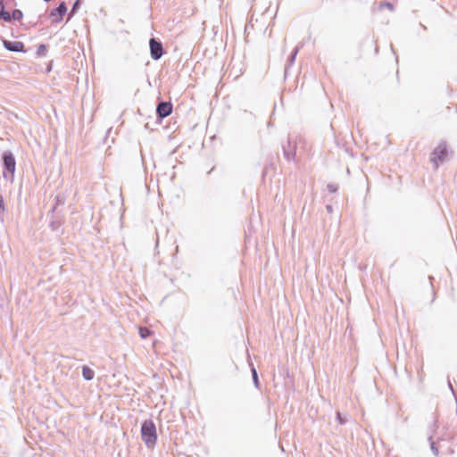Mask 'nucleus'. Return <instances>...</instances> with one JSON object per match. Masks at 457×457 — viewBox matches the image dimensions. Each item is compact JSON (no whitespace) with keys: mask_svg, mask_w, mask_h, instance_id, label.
I'll use <instances>...</instances> for the list:
<instances>
[{"mask_svg":"<svg viewBox=\"0 0 457 457\" xmlns=\"http://www.w3.org/2000/svg\"><path fill=\"white\" fill-rule=\"evenodd\" d=\"M270 168H273V164L272 163L265 165V167L262 170V176L264 177L267 174L268 170L270 169Z\"/></svg>","mask_w":457,"mask_h":457,"instance_id":"b1692460","label":"nucleus"},{"mask_svg":"<svg viewBox=\"0 0 457 457\" xmlns=\"http://www.w3.org/2000/svg\"><path fill=\"white\" fill-rule=\"evenodd\" d=\"M151 58L154 61L160 60L165 53L162 41L154 37L149 39Z\"/></svg>","mask_w":457,"mask_h":457,"instance_id":"39448f33","label":"nucleus"},{"mask_svg":"<svg viewBox=\"0 0 457 457\" xmlns=\"http://www.w3.org/2000/svg\"><path fill=\"white\" fill-rule=\"evenodd\" d=\"M390 48H391V50H392L393 54H395V49H394L393 46H390Z\"/></svg>","mask_w":457,"mask_h":457,"instance_id":"7c9ffc66","label":"nucleus"},{"mask_svg":"<svg viewBox=\"0 0 457 457\" xmlns=\"http://www.w3.org/2000/svg\"><path fill=\"white\" fill-rule=\"evenodd\" d=\"M47 47H48V46L46 44L38 45L37 52H36L37 56H38V57L45 56L46 54V51H47Z\"/></svg>","mask_w":457,"mask_h":457,"instance_id":"a211bd4d","label":"nucleus"},{"mask_svg":"<svg viewBox=\"0 0 457 457\" xmlns=\"http://www.w3.org/2000/svg\"><path fill=\"white\" fill-rule=\"evenodd\" d=\"M82 377L86 381H90L95 377V371L88 366H82Z\"/></svg>","mask_w":457,"mask_h":457,"instance_id":"9b49d317","label":"nucleus"},{"mask_svg":"<svg viewBox=\"0 0 457 457\" xmlns=\"http://www.w3.org/2000/svg\"><path fill=\"white\" fill-rule=\"evenodd\" d=\"M54 205H56V207L60 205H63L66 201V196L63 194H58L54 196Z\"/></svg>","mask_w":457,"mask_h":457,"instance_id":"2eb2a0df","label":"nucleus"},{"mask_svg":"<svg viewBox=\"0 0 457 457\" xmlns=\"http://www.w3.org/2000/svg\"><path fill=\"white\" fill-rule=\"evenodd\" d=\"M141 439L148 449H154L157 443V430L152 419L145 420L141 423Z\"/></svg>","mask_w":457,"mask_h":457,"instance_id":"f257e3e1","label":"nucleus"},{"mask_svg":"<svg viewBox=\"0 0 457 457\" xmlns=\"http://www.w3.org/2000/svg\"><path fill=\"white\" fill-rule=\"evenodd\" d=\"M61 225H62L61 220H54V218H51V220L49 223V228H51V230L56 231L61 227Z\"/></svg>","mask_w":457,"mask_h":457,"instance_id":"6ab92c4d","label":"nucleus"},{"mask_svg":"<svg viewBox=\"0 0 457 457\" xmlns=\"http://www.w3.org/2000/svg\"><path fill=\"white\" fill-rule=\"evenodd\" d=\"M251 374H252V378H253V383L254 387L257 389H260L261 385H260V381H259L258 373H257L256 369L253 367V365H252V367H251Z\"/></svg>","mask_w":457,"mask_h":457,"instance_id":"4468645a","label":"nucleus"},{"mask_svg":"<svg viewBox=\"0 0 457 457\" xmlns=\"http://www.w3.org/2000/svg\"><path fill=\"white\" fill-rule=\"evenodd\" d=\"M326 209H327L328 212H329V213H331L333 212V207L330 204H328L326 206Z\"/></svg>","mask_w":457,"mask_h":457,"instance_id":"cd10ccee","label":"nucleus"},{"mask_svg":"<svg viewBox=\"0 0 457 457\" xmlns=\"http://www.w3.org/2000/svg\"><path fill=\"white\" fill-rule=\"evenodd\" d=\"M23 18V12L20 9H14L12 12H9V19H6L5 22L12 23L14 21H21Z\"/></svg>","mask_w":457,"mask_h":457,"instance_id":"1a4fd4ad","label":"nucleus"},{"mask_svg":"<svg viewBox=\"0 0 457 457\" xmlns=\"http://www.w3.org/2000/svg\"><path fill=\"white\" fill-rule=\"evenodd\" d=\"M282 151L287 162L294 161L296 155V144L288 137L287 144L282 145Z\"/></svg>","mask_w":457,"mask_h":457,"instance_id":"6e6552de","label":"nucleus"},{"mask_svg":"<svg viewBox=\"0 0 457 457\" xmlns=\"http://www.w3.org/2000/svg\"><path fill=\"white\" fill-rule=\"evenodd\" d=\"M41 18V15L38 16L37 20L36 21H30V25L32 27H36L37 25L38 20Z\"/></svg>","mask_w":457,"mask_h":457,"instance_id":"bb28decb","label":"nucleus"},{"mask_svg":"<svg viewBox=\"0 0 457 457\" xmlns=\"http://www.w3.org/2000/svg\"><path fill=\"white\" fill-rule=\"evenodd\" d=\"M6 19H9V12L6 10V4L4 0H0V21L5 22Z\"/></svg>","mask_w":457,"mask_h":457,"instance_id":"ddd939ff","label":"nucleus"},{"mask_svg":"<svg viewBox=\"0 0 457 457\" xmlns=\"http://www.w3.org/2000/svg\"><path fill=\"white\" fill-rule=\"evenodd\" d=\"M384 8L388 9L390 12H394L395 11V6L390 2H380L378 4V11H382Z\"/></svg>","mask_w":457,"mask_h":457,"instance_id":"f3484780","label":"nucleus"},{"mask_svg":"<svg viewBox=\"0 0 457 457\" xmlns=\"http://www.w3.org/2000/svg\"><path fill=\"white\" fill-rule=\"evenodd\" d=\"M448 155L447 144L445 142L440 143L430 154V162L434 167L437 169L442 164Z\"/></svg>","mask_w":457,"mask_h":457,"instance_id":"7ed1b4c3","label":"nucleus"},{"mask_svg":"<svg viewBox=\"0 0 457 457\" xmlns=\"http://www.w3.org/2000/svg\"><path fill=\"white\" fill-rule=\"evenodd\" d=\"M390 48H391V50H392L393 54H395V49H394L393 46H390Z\"/></svg>","mask_w":457,"mask_h":457,"instance_id":"473e14b6","label":"nucleus"},{"mask_svg":"<svg viewBox=\"0 0 457 457\" xmlns=\"http://www.w3.org/2000/svg\"><path fill=\"white\" fill-rule=\"evenodd\" d=\"M53 62H54L53 60H51V61H49L47 62L46 67V73H49L52 71V69H53Z\"/></svg>","mask_w":457,"mask_h":457,"instance_id":"a878e982","label":"nucleus"},{"mask_svg":"<svg viewBox=\"0 0 457 457\" xmlns=\"http://www.w3.org/2000/svg\"><path fill=\"white\" fill-rule=\"evenodd\" d=\"M84 0H75L69 12V19H71L80 9Z\"/></svg>","mask_w":457,"mask_h":457,"instance_id":"f8f14e48","label":"nucleus"},{"mask_svg":"<svg viewBox=\"0 0 457 457\" xmlns=\"http://www.w3.org/2000/svg\"><path fill=\"white\" fill-rule=\"evenodd\" d=\"M173 111V105L171 102L170 101H162L159 99L155 113H156V120L159 123L162 121L163 119L170 116L172 113Z\"/></svg>","mask_w":457,"mask_h":457,"instance_id":"20e7f679","label":"nucleus"},{"mask_svg":"<svg viewBox=\"0 0 457 457\" xmlns=\"http://www.w3.org/2000/svg\"><path fill=\"white\" fill-rule=\"evenodd\" d=\"M0 40L3 43L4 48L9 52L22 54H26L28 52L24 43L21 41H12L5 39L4 37H0Z\"/></svg>","mask_w":457,"mask_h":457,"instance_id":"423d86ee","label":"nucleus"},{"mask_svg":"<svg viewBox=\"0 0 457 457\" xmlns=\"http://www.w3.org/2000/svg\"><path fill=\"white\" fill-rule=\"evenodd\" d=\"M390 48H391V50H392L393 54H395V49H394L393 46H390Z\"/></svg>","mask_w":457,"mask_h":457,"instance_id":"2f4dec72","label":"nucleus"},{"mask_svg":"<svg viewBox=\"0 0 457 457\" xmlns=\"http://www.w3.org/2000/svg\"><path fill=\"white\" fill-rule=\"evenodd\" d=\"M298 52H299V47L295 46L293 49V51L291 52V54H289V56L287 57V63L285 66V73H287V69L295 63V61Z\"/></svg>","mask_w":457,"mask_h":457,"instance_id":"9d476101","label":"nucleus"},{"mask_svg":"<svg viewBox=\"0 0 457 457\" xmlns=\"http://www.w3.org/2000/svg\"><path fill=\"white\" fill-rule=\"evenodd\" d=\"M390 48H391V50H392L393 54H395V49H394L393 46H390Z\"/></svg>","mask_w":457,"mask_h":457,"instance_id":"c756f323","label":"nucleus"},{"mask_svg":"<svg viewBox=\"0 0 457 457\" xmlns=\"http://www.w3.org/2000/svg\"><path fill=\"white\" fill-rule=\"evenodd\" d=\"M3 166V177L5 179H9L12 182L16 171V158L13 153L10 150L4 151L1 157Z\"/></svg>","mask_w":457,"mask_h":457,"instance_id":"f03ea898","label":"nucleus"},{"mask_svg":"<svg viewBox=\"0 0 457 457\" xmlns=\"http://www.w3.org/2000/svg\"><path fill=\"white\" fill-rule=\"evenodd\" d=\"M337 420L341 425L345 424L347 421L346 415H344L341 412L337 411Z\"/></svg>","mask_w":457,"mask_h":457,"instance_id":"4be33fe9","label":"nucleus"},{"mask_svg":"<svg viewBox=\"0 0 457 457\" xmlns=\"http://www.w3.org/2000/svg\"><path fill=\"white\" fill-rule=\"evenodd\" d=\"M152 335V331L147 328H139V336L141 338L145 339Z\"/></svg>","mask_w":457,"mask_h":457,"instance_id":"aec40b11","label":"nucleus"},{"mask_svg":"<svg viewBox=\"0 0 457 457\" xmlns=\"http://www.w3.org/2000/svg\"><path fill=\"white\" fill-rule=\"evenodd\" d=\"M214 167H212L207 173L211 174V172L213 170Z\"/></svg>","mask_w":457,"mask_h":457,"instance_id":"72a5a7b5","label":"nucleus"},{"mask_svg":"<svg viewBox=\"0 0 457 457\" xmlns=\"http://www.w3.org/2000/svg\"><path fill=\"white\" fill-rule=\"evenodd\" d=\"M56 209H57L56 205L53 204V206L51 207V209L47 212V217L54 218V213L56 211Z\"/></svg>","mask_w":457,"mask_h":457,"instance_id":"393cba45","label":"nucleus"},{"mask_svg":"<svg viewBox=\"0 0 457 457\" xmlns=\"http://www.w3.org/2000/svg\"><path fill=\"white\" fill-rule=\"evenodd\" d=\"M433 427H434V428H438V426H437V420H435V421H434Z\"/></svg>","mask_w":457,"mask_h":457,"instance_id":"c85d7f7f","label":"nucleus"},{"mask_svg":"<svg viewBox=\"0 0 457 457\" xmlns=\"http://www.w3.org/2000/svg\"><path fill=\"white\" fill-rule=\"evenodd\" d=\"M5 211H6V206H5L4 199V196L0 194V221L1 222H4V215Z\"/></svg>","mask_w":457,"mask_h":457,"instance_id":"dca6fc26","label":"nucleus"},{"mask_svg":"<svg viewBox=\"0 0 457 457\" xmlns=\"http://www.w3.org/2000/svg\"><path fill=\"white\" fill-rule=\"evenodd\" d=\"M327 189L329 193L334 194V193L337 192L338 186H337V184H335V183H328L327 185Z\"/></svg>","mask_w":457,"mask_h":457,"instance_id":"5701e85b","label":"nucleus"},{"mask_svg":"<svg viewBox=\"0 0 457 457\" xmlns=\"http://www.w3.org/2000/svg\"><path fill=\"white\" fill-rule=\"evenodd\" d=\"M67 4L65 2H61L55 8L52 9L49 17L52 19V23H59L62 21L64 15L67 13Z\"/></svg>","mask_w":457,"mask_h":457,"instance_id":"0eeeda50","label":"nucleus"},{"mask_svg":"<svg viewBox=\"0 0 457 457\" xmlns=\"http://www.w3.org/2000/svg\"><path fill=\"white\" fill-rule=\"evenodd\" d=\"M428 440L430 443V449H431L432 453H434L435 456H437L438 453H439V451H438V448L436 445V443L433 441V436L432 435L429 436Z\"/></svg>","mask_w":457,"mask_h":457,"instance_id":"412c9836","label":"nucleus"}]
</instances>
